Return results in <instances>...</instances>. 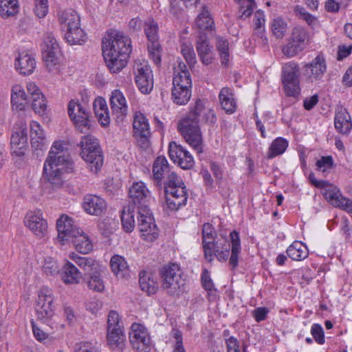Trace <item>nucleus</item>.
<instances>
[{"instance_id": "f257e3e1", "label": "nucleus", "mask_w": 352, "mask_h": 352, "mask_svg": "<svg viewBox=\"0 0 352 352\" xmlns=\"http://www.w3.org/2000/svg\"><path fill=\"white\" fill-rule=\"evenodd\" d=\"M102 54L112 73L119 72L126 65L131 52L130 38L122 32L111 30L102 39Z\"/></svg>"}, {"instance_id": "f03ea898", "label": "nucleus", "mask_w": 352, "mask_h": 352, "mask_svg": "<svg viewBox=\"0 0 352 352\" xmlns=\"http://www.w3.org/2000/svg\"><path fill=\"white\" fill-rule=\"evenodd\" d=\"M73 168L67 148L61 142H54L44 163L43 179L53 188H60L63 184V173L72 172Z\"/></svg>"}, {"instance_id": "7ed1b4c3", "label": "nucleus", "mask_w": 352, "mask_h": 352, "mask_svg": "<svg viewBox=\"0 0 352 352\" xmlns=\"http://www.w3.org/2000/svg\"><path fill=\"white\" fill-rule=\"evenodd\" d=\"M54 301L53 292L48 287H42L38 294L35 307L37 318L48 325L52 330L62 329L64 324H61L60 318L55 314L52 307Z\"/></svg>"}, {"instance_id": "20e7f679", "label": "nucleus", "mask_w": 352, "mask_h": 352, "mask_svg": "<svg viewBox=\"0 0 352 352\" xmlns=\"http://www.w3.org/2000/svg\"><path fill=\"white\" fill-rule=\"evenodd\" d=\"M199 122L200 118L197 117L192 108L177 124V129L182 137L197 153H202V135Z\"/></svg>"}, {"instance_id": "39448f33", "label": "nucleus", "mask_w": 352, "mask_h": 352, "mask_svg": "<svg viewBox=\"0 0 352 352\" xmlns=\"http://www.w3.org/2000/svg\"><path fill=\"white\" fill-rule=\"evenodd\" d=\"M108 346L113 351H122L126 346V336L121 317L114 310L109 311L106 327Z\"/></svg>"}, {"instance_id": "423d86ee", "label": "nucleus", "mask_w": 352, "mask_h": 352, "mask_svg": "<svg viewBox=\"0 0 352 352\" xmlns=\"http://www.w3.org/2000/svg\"><path fill=\"white\" fill-rule=\"evenodd\" d=\"M162 278V289L170 296H179L182 293L185 280L182 277V271L177 263H168L163 266L160 271Z\"/></svg>"}, {"instance_id": "0eeeda50", "label": "nucleus", "mask_w": 352, "mask_h": 352, "mask_svg": "<svg viewBox=\"0 0 352 352\" xmlns=\"http://www.w3.org/2000/svg\"><path fill=\"white\" fill-rule=\"evenodd\" d=\"M79 146L81 157L89 164L91 171L98 173L103 164V156L97 139L91 135H85Z\"/></svg>"}, {"instance_id": "6e6552de", "label": "nucleus", "mask_w": 352, "mask_h": 352, "mask_svg": "<svg viewBox=\"0 0 352 352\" xmlns=\"http://www.w3.org/2000/svg\"><path fill=\"white\" fill-rule=\"evenodd\" d=\"M173 180L164 182V192L166 195V204L171 210H177L186 205L188 194L182 179L177 175Z\"/></svg>"}, {"instance_id": "1a4fd4ad", "label": "nucleus", "mask_w": 352, "mask_h": 352, "mask_svg": "<svg viewBox=\"0 0 352 352\" xmlns=\"http://www.w3.org/2000/svg\"><path fill=\"white\" fill-rule=\"evenodd\" d=\"M281 77L286 94L289 96H298L300 91L298 64L294 61L285 63L282 67Z\"/></svg>"}, {"instance_id": "9d476101", "label": "nucleus", "mask_w": 352, "mask_h": 352, "mask_svg": "<svg viewBox=\"0 0 352 352\" xmlns=\"http://www.w3.org/2000/svg\"><path fill=\"white\" fill-rule=\"evenodd\" d=\"M138 213V227L142 239L148 242H153L159 235V229L148 206H142Z\"/></svg>"}, {"instance_id": "9b49d317", "label": "nucleus", "mask_w": 352, "mask_h": 352, "mask_svg": "<svg viewBox=\"0 0 352 352\" xmlns=\"http://www.w3.org/2000/svg\"><path fill=\"white\" fill-rule=\"evenodd\" d=\"M135 82L141 93L149 94L153 88V72L145 60H135L133 65Z\"/></svg>"}, {"instance_id": "f8f14e48", "label": "nucleus", "mask_w": 352, "mask_h": 352, "mask_svg": "<svg viewBox=\"0 0 352 352\" xmlns=\"http://www.w3.org/2000/svg\"><path fill=\"white\" fill-rule=\"evenodd\" d=\"M68 114L76 129L83 133H88L91 129V122L89 113L86 108L78 102L72 100L68 103Z\"/></svg>"}, {"instance_id": "ddd939ff", "label": "nucleus", "mask_w": 352, "mask_h": 352, "mask_svg": "<svg viewBox=\"0 0 352 352\" xmlns=\"http://www.w3.org/2000/svg\"><path fill=\"white\" fill-rule=\"evenodd\" d=\"M28 152L27 128L25 124L15 127L10 138V154L13 158L23 160Z\"/></svg>"}, {"instance_id": "4468645a", "label": "nucleus", "mask_w": 352, "mask_h": 352, "mask_svg": "<svg viewBox=\"0 0 352 352\" xmlns=\"http://www.w3.org/2000/svg\"><path fill=\"white\" fill-rule=\"evenodd\" d=\"M133 128V135L138 145L144 149L147 148L150 144L151 131L148 120L143 113L140 112L135 113Z\"/></svg>"}, {"instance_id": "2eb2a0df", "label": "nucleus", "mask_w": 352, "mask_h": 352, "mask_svg": "<svg viewBox=\"0 0 352 352\" xmlns=\"http://www.w3.org/2000/svg\"><path fill=\"white\" fill-rule=\"evenodd\" d=\"M129 341L133 348L138 352H148L151 339L147 329L141 324L134 322L131 327Z\"/></svg>"}, {"instance_id": "dca6fc26", "label": "nucleus", "mask_w": 352, "mask_h": 352, "mask_svg": "<svg viewBox=\"0 0 352 352\" xmlns=\"http://www.w3.org/2000/svg\"><path fill=\"white\" fill-rule=\"evenodd\" d=\"M24 224L38 238L45 237L47 233V223L41 210L28 211L24 219Z\"/></svg>"}, {"instance_id": "f3484780", "label": "nucleus", "mask_w": 352, "mask_h": 352, "mask_svg": "<svg viewBox=\"0 0 352 352\" xmlns=\"http://www.w3.org/2000/svg\"><path fill=\"white\" fill-rule=\"evenodd\" d=\"M170 158L183 169H190L194 165V160L190 153L182 145L171 142L168 146Z\"/></svg>"}, {"instance_id": "a211bd4d", "label": "nucleus", "mask_w": 352, "mask_h": 352, "mask_svg": "<svg viewBox=\"0 0 352 352\" xmlns=\"http://www.w3.org/2000/svg\"><path fill=\"white\" fill-rule=\"evenodd\" d=\"M327 72L325 59L322 56H317L310 63L303 67V75L309 82L320 80Z\"/></svg>"}, {"instance_id": "6ab92c4d", "label": "nucleus", "mask_w": 352, "mask_h": 352, "mask_svg": "<svg viewBox=\"0 0 352 352\" xmlns=\"http://www.w3.org/2000/svg\"><path fill=\"white\" fill-rule=\"evenodd\" d=\"M57 239L62 242L69 241L80 230L74 224L72 218L66 214L61 215L56 221Z\"/></svg>"}, {"instance_id": "aec40b11", "label": "nucleus", "mask_w": 352, "mask_h": 352, "mask_svg": "<svg viewBox=\"0 0 352 352\" xmlns=\"http://www.w3.org/2000/svg\"><path fill=\"white\" fill-rule=\"evenodd\" d=\"M153 179L157 182V185L161 186L162 179L173 180L172 177L177 175L171 170L167 160L164 156L157 157L154 161L153 165Z\"/></svg>"}, {"instance_id": "412c9836", "label": "nucleus", "mask_w": 352, "mask_h": 352, "mask_svg": "<svg viewBox=\"0 0 352 352\" xmlns=\"http://www.w3.org/2000/svg\"><path fill=\"white\" fill-rule=\"evenodd\" d=\"M111 116L117 122H122L128 111V107L123 94L118 89L111 92L109 99Z\"/></svg>"}, {"instance_id": "4be33fe9", "label": "nucleus", "mask_w": 352, "mask_h": 352, "mask_svg": "<svg viewBox=\"0 0 352 352\" xmlns=\"http://www.w3.org/2000/svg\"><path fill=\"white\" fill-rule=\"evenodd\" d=\"M129 195L132 204L137 206V210L142 206H147L150 192L142 182H134L129 188Z\"/></svg>"}, {"instance_id": "5701e85b", "label": "nucleus", "mask_w": 352, "mask_h": 352, "mask_svg": "<svg viewBox=\"0 0 352 352\" xmlns=\"http://www.w3.org/2000/svg\"><path fill=\"white\" fill-rule=\"evenodd\" d=\"M15 68L22 75L32 74L36 68L34 57L28 52H22L15 59Z\"/></svg>"}, {"instance_id": "b1692460", "label": "nucleus", "mask_w": 352, "mask_h": 352, "mask_svg": "<svg viewBox=\"0 0 352 352\" xmlns=\"http://www.w3.org/2000/svg\"><path fill=\"white\" fill-rule=\"evenodd\" d=\"M82 206L87 213L98 216L106 210L107 204L102 198L94 195H88L84 197Z\"/></svg>"}, {"instance_id": "393cba45", "label": "nucleus", "mask_w": 352, "mask_h": 352, "mask_svg": "<svg viewBox=\"0 0 352 352\" xmlns=\"http://www.w3.org/2000/svg\"><path fill=\"white\" fill-rule=\"evenodd\" d=\"M219 100L221 109L226 113L232 114L236 111L237 104L232 89L223 87L219 94Z\"/></svg>"}, {"instance_id": "a878e982", "label": "nucleus", "mask_w": 352, "mask_h": 352, "mask_svg": "<svg viewBox=\"0 0 352 352\" xmlns=\"http://www.w3.org/2000/svg\"><path fill=\"white\" fill-rule=\"evenodd\" d=\"M215 235V231L211 224H204L202 228V243L205 258L211 259V254L213 251L214 243H217L214 239Z\"/></svg>"}, {"instance_id": "bb28decb", "label": "nucleus", "mask_w": 352, "mask_h": 352, "mask_svg": "<svg viewBox=\"0 0 352 352\" xmlns=\"http://www.w3.org/2000/svg\"><path fill=\"white\" fill-rule=\"evenodd\" d=\"M326 199L335 207L352 212V200L344 197L338 188L326 193Z\"/></svg>"}, {"instance_id": "cd10ccee", "label": "nucleus", "mask_w": 352, "mask_h": 352, "mask_svg": "<svg viewBox=\"0 0 352 352\" xmlns=\"http://www.w3.org/2000/svg\"><path fill=\"white\" fill-rule=\"evenodd\" d=\"M336 129L341 133L347 134L352 129L351 116L345 109H340L334 119Z\"/></svg>"}, {"instance_id": "c85d7f7f", "label": "nucleus", "mask_w": 352, "mask_h": 352, "mask_svg": "<svg viewBox=\"0 0 352 352\" xmlns=\"http://www.w3.org/2000/svg\"><path fill=\"white\" fill-rule=\"evenodd\" d=\"M75 249L81 254H88L93 249V244L88 236L82 230L78 231L69 241Z\"/></svg>"}, {"instance_id": "c756f323", "label": "nucleus", "mask_w": 352, "mask_h": 352, "mask_svg": "<svg viewBox=\"0 0 352 352\" xmlns=\"http://www.w3.org/2000/svg\"><path fill=\"white\" fill-rule=\"evenodd\" d=\"M58 21L64 32L80 25V17L73 10L61 12L59 14Z\"/></svg>"}, {"instance_id": "7c9ffc66", "label": "nucleus", "mask_w": 352, "mask_h": 352, "mask_svg": "<svg viewBox=\"0 0 352 352\" xmlns=\"http://www.w3.org/2000/svg\"><path fill=\"white\" fill-rule=\"evenodd\" d=\"M193 109L197 117L200 118V122L204 121L211 124L216 122L217 116L214 110L206 107L203 100L199 99L197 100L195 102Z\"/></svg>"}, {"instance_id": "2f4dec72", "label": "nucleus", "mask_w": 352, "mask_h": 352, "mask_svg": "<svg viewBox=\"0 0 352 352\" xmlns=\"http://www.w3.org/2000/svg\"><path fill=\"white\" fill-rule=\"evenodd\" d=\"M196 49L203 64L208 65L212 63L213 58L211 55V47L206 35L201 34L199 36Z\"/></svg>"}, {"instance_id": "473e14b6", "label": "nucleus", "mask_w": 352, "mask_h": 352, "mask_svg": "<svg viewBox=\"0 0 352 352\" xmlns=\"http://www.w3.org/2000/svg\"><path fill=\"white\" fill-rule=\"evenodd\" d=\"M94 109L100 124L107 126L110 123V114L105 100L101 97L96 98L94 102Z\"/></svg>"}, {"instance_id": "72a5a7b5", "label": "nucleus", "mask_w": 352, "mask_h": 352, "mask_svg": "<svg viewBox=\"0 0 352 352\" xmlns=\"http://www.w3.org/2000/svg\"><path fill=\"white\" fill-rule=\"evenodd\" d=\"M112 272L118 278H125L129 275V269L124 258L119 256H113L110 261Z\"/></svg>"}, {"instance_id": "f704fd0d", "label": "nucleus", "mask_w": 352, "mask_h": 352, "mask_svg": "<svg viewBox=\"0 0 352 352\" xmlns=\"http://www.w3.org/2000/svg\"><path fill=\"white\" fill-rule=\"evenodd\" d=\"M69 258L73 260L79 267L89 274L92 272H96V270H99V268L101 267L99 263L92 258L82 257L74 252L69 254Z\"/></svg>"}, {"instance_id": "c9c22d12", "label": "nucleus", "mask_w": 352, "mask_h": 352, "mask_svg": "<svg viewBox=\"0 0 352 352\" xmlns=\"http://www.w3.org/2000/svg\"><path fill=\"white\" fill-rule=\"evenodd\" d=\"M231 240V255L229 258V265L232 270H234L238 266L239 255L241 252V241L239 233L234 230L230 234Z\"/></svg>"}, {"instance_id": "e433bc0d", "label": "nucleus", "mask_w": 352, "mask_h": 352, "mask_svg": "<svg viewBox=\"0 0 352 352\" xmlns=\"http://www.w3.org/2000/svg\"><path fill=\"white\" fill-rule=\"evenodd\" d=\"M62 280L65 284H77L81 277L80 271L69 261H67L63 268Z\"/></svg>"}, {"instance_id": "4c0bfd02", "label": "nucleus", "mask_w": 352, "mask_h": 352, "mask_svg": "<svg viewBox=\"0 0 352 352\" xmlns=\"http://www.w3.org/2000/svg\"><path fill=\"white\" fill-rule=\"evenodd\" d=\"M287 256L294 261H302L308 255V250L306 245L300 241H296L291 244L286 250Z\"/></svg>"}, {"instance_id": "58836bf2", "label": "nucleus", "mask_w": 352, "mask_h": 352, "mask_svg": "<svg viewBox=\"0 0 352 352\" xmlns=\"http://www.w3.org/2000/svg\"><path fill=\"white\" fill-rule=\"evenodd\" d=\"M11 103L16 109L22 111L27 104V96L21 85H15L12 88Z\"/></svg>"}, {"instance_id": "ea45409f", "label": "nucleus", "mask_w": 352, "mask_h": 352, "mask_svg": "<svg viewBox=\"0 0 352 352\" xmlns=\"http://www.w3.org/2000/svg\"><path fill=\"white\" fill-rule=\"evenodd\" d=\"M65 32V39L70 45H82L87 39L86 34L80 25Z\"/></svg>"}, {"instance_id": "a19ab883", "label": "nucleus", "mask_w": 352, "mask_h": 352, "mask_svg": "<svg viewBox=\"0 0 352 352\" xmlns=\"http://www.w3.org/2000/svg\"><path fill=\"white\" fill-rule=\"evenodd\" d=\"M139 283L141 289L148 294H155L158 288L157 282L151 277V274L145 272L140 273Z\"/></svg>"}, {"instance_id": "79ce46f5", "label": "nucleus", "mask_w": 352, "mask_h": 352, "mask_svg": "<svg viewBox=\"0 0 352 352\" xmlns=\"http://www.w3.org/2000/svg\"><path fill=\"white\" fill-rule=\"evenodd\" d=\"M18 12L17 0H0V15L3 19L14 16Z\"/></svg>"}, {"instance_id": "37998d69", "label": "nucleus", "mask_w": 352, "mask_h": 352, "mask_svg": "<svg viewBox=\"0 0 352 352\" xmlns=\"http://www.w3.org/2000/svg\"><path fill=\"white\" fill-rule=\"evenodd\" d=\"M195 24L201 30H212L214 26V21L206 6L202 7L201 12L197 16Z\"/></svg>"}, {"instance_id": "c03bdc74", "label": "nucleus", "mask_w": 352, "mask_h": 352, "mask_svg": "<svg viewBox=\"0 0 352 352\" xmlns=\"http://www.w3.org/2000/svg\"><path fill=\"white\" fill-rule=\"evenodd\" d=\"M289 38L292 39L294 43H296L303 50L305 49L309 41L308 32L302 26L294 28Z\"/></svg>"}, {"instance_id": "a18cd8bd", "label": "nucleus", "mask_w": 352, "mask_h": 352, "mask_svg": "<svg viewBox=\"0 0 352 352\" xmlns=\"http://www.w3.org/2000/svg\"><path fill=\"white\" fill-rule=\"evenodd\" d=\"M191 96L190 87H173L172 98L173 102L177 104L183 105L188 102Z\"/></svg>"}, {"instance_id": "49530a36", "label": "nucleus", "mask_w": 352, "mask_h": 352, "mask_svg": "<svg viewBox=\"0 0 352 352\" xmlns=\"http://www.w3.org/2000/svg\"><path fill=\"white\" fill-rule=\"evenodd\" d=\"M288 146V142L283 138H276L271 144L267 157L269 159L274 158L283 154Z\"/></svg>"}, {"instance_id": "de8ad7c7", "label": "nucleus", "mask_w": 352, "mask_h": 352, "mask_svg": "<svg viewBox=\"0 0 352 352\" xmlns=\"http://www.w3.org/2000/svg\"><path fill=\"white\" fill-rule=\"evenodd\" d=\"M60 52V49L58 50L42 49L43 60L45 63L46 67L50 72L56 69V66L58 63V54Z\"/></svg>"}, {"instance_id": "09e8293b", "label": "nucleus", "mask_w": 352, "mask_h": 352, "mask_svg": "<svg viewBox=\"0 0 352 352\" xmlns=\"http://www.w3.org/2000/svg\"><path fill=\"white\" fill-rule=\"evenodd\" d=\"M101 270H96V272L90 273L89 278L87 281L89 289L97 292H102L104 289V283L100 276Z\"/></svg>"}, {"instance_id": "8fccbe9b", "label": "nucleus", "mask_w": 352, "mask_h": 352, "mask_svg": "<svg viewBox=\"0 0 352 352\" xmlns=\"http://www.w3.org/2000/svg\"><path fill=\"white\" fill-rule=\"evenodd\" d=\"M214 246L213 251L211 254V259H209L208 258H206V259L210 262L214 259V256H215L219 261L226 262L228 259L230 254V244H226L225 242V244L222 245L221 247H219L218 241H217Z\"/></svg>"}, {"instance_id": "3c124183", "label": "nucleus", "mask_w": 352, "mask_h": 352, "mask_svg": "<svg viewBox=\"0 0 352 352\" xmlns=\"http://www.w3.org/2000/svg\"><path fill=\"white\" fill-rule=\"evenodd\" d=\"M181 53L190 67H192L197 63L196 55L193 46L190 43H183L181 45Z\"/></svg>"}, {"instance_id": "603ef678", "label": "nucleus", "mask_w": 352, "mask_h": 352, "mask_svg": "<svg viewBox=\"0 0 352 352\" xmlns=\"http://www.w3.org/2000/svg\"><path fill=\"white\" fill-rule=\"evenodd\" d=\"M287 23L282 18L274 19L272 23V31L277 38H282L287 31Z\"/></svg>"}, {"instance_id": "864d4df0", "label": "nucleus", "mask_w": 352, "mask_h": 352, "mask_svg": "<svg viewBox=\"0 0 352 352\" xmlns=\"http://www.w3.org/2000/svg\"><path fill=\"white\" fill-rule=\"evenodd\" d=\"M144 31L149 43H158V25L153 20L145 23Z\"/></svg>"}, {"instance_id": "5fc2aeb1", "label": "nucleus", "mask_w": 352, "mask_h": 352, "mask_svg": "<svg viewBox=\"0 0 352 352\" xmlns=\"http://www.w3.org/2000/svg\"><path fill=\"white\" fill-rule=\"evenodd\" d=\"M216 45L219 52L222 64L226 65L229 60L230 56L229 45L228 41L221 37H217Z\"/></svg>"}, {"instance_id": "6e6d98bb", "label": "nucleus", "mask_w": 352, "mask_h": 352, "mask_svg": "<svg viewBox=\"0 0 352 352\" xmlns=\"http://www.w3.org/2000/svg\"><path fill=\"white\" fill-rule=\"evenodd\" d=\"M32 107L36 113L44 115L47 111V101L43 94H38L32 99Z\"/></svg>"}, {"instance_id": "4d7b16f0", "label": "nucleus", "mask_w": 352, "mask_h": 352, "mask_svg": "<svg viewBox=\"0 0 352 352\" xmlns=\"http://www.w3.org/2000/svg\"><path fill=\"white\" fill-rule=\"evenodd\" d=\"M191 78L189 72L182 71V73L174 74L173 78V87H191Z\"/></svg>"}, {"instance_id": "13d9d810", "label": "nucleus", "mask_w": 352, "mask_h": 352, "mask_svg": "<svg viewBox=\"0 0 352 352\" xmlns=\"http://www.w3.org/2000/svg\"><path fill=\"white\" fill-rule=\"evenodd\" d=\"M302 50H304L296 43H294L290 38H289L287 43L282 47V52L287 58L294 57Z\"/></svg>"}, {"instance_id": "bf43d9fd", "label": "nucleus", "mask_w": 352, "mask_h": 352, "mask_svg": "<svg viewBox=\"0 0 352 352\" xmlns=\"http://www.w3.org/2000/svg\"><path fill=\"white\" fill-rule=\"evenodd\" d=\"M240 4L239 12L241 13L240 18L245 19L252 14L256 3L254 0H239Z\"/></svg>"}, {"instance_id": "052dcab7", "label": "nucleus", "mask_w": 352, "mask_h": 352, "mask_svg": "<svg viewBox=\"0 0 352 352\" xmlns=\"http://www.w3.org/2000/svg\"><path fill=\"white\" fill-rule=\"evenodd\" d=\"M309 179L310 183L312 185L324 190L323 195L325 198H326V193L333 191V190L334 191V188H337L336 186L329 184L327 181L317 180V179L315 177L314 174L312 173L309 174Z\"/></svg>"}, {"instance_id": "680f3d73", "label": "nucleus", "mask_w": 352, "mask_h": 352, "mask_svg": "<svg viewBox=\"0 0 352 352\" xmlns=\"http://www.w3.org/2000/svg\"><path fill=\"white\" fill-rule=\"evenodd\" d=\"M122 225L124 230L127 232L133 231L135 226L134 214L129 210L126 212L124 210L121 216Z\"/></svg>"}, {"instance_id": "e2e57ef3", "label": "nucleus", "mask_w": 352, "mask_h": 352, "mask_svg": "<svg viewBox=\"0 0 352 352\" xmlns=\"http://www.w3.org/2000/svg\"><path fill=\"white\" fill-rule=\"evenodd\" d=\"M33 11L37 17H45L48 13V0H34Z\"/></svg>"}, {"instance_id": "0e129e2a", "label": "nucleus", "mask_w": 352, "mask_h": 352, "mask_svg": "<svg viewBox=\"0 0 352 352\" xmlns=\"http://www.w3.org/2000/svg\"><path fill=\"white\" fill-rule=\"evenodd\" d=\"M43 270L47 275H54L59 272V265L54 258L47 257L45 259Z\"/></svg>"}, {"instance_id": "69168bd1", "label": "nucleus", "mask_w": 352, "mask_h": 352, "mask_svg": "<svg viewBox=\"0 0 352 352\" xmlns=\"http://www.w3.org/2000/svg\"><path fill=\"white\" fill-rule=\"evenodd\" d=\"M148 51L150 58L155 65H159L161 62V47L159 43L148 44Z\"/></svg>"}, {"instance_id": "338daca9", "label": "nucleus", "mask_w": 352, "mask_h": 352, "mask_svg": "<svg viewBox=\"0 0 352 352\" xmlns=\"http://www.w3.org/2000/svg\"><path fill=\"white\" fill-rule=\"evenodd\" d=\"M198 0H170V7L173 13L182 10L184 8H188L195 5Z\"/></svg>"}, {"instance_id": "774afa93", "label": "nucleus", "mask_w": 352, "mask_h": 352, "mask_svg": "<svg viewBox=\"0 0 352 352\" xmlns=\"http://www.w3.org/2000/svg\"><path fill=\"white\" fill-rule=\"evenodd\" d=\"M74 352H101L100 348L90 342H82L75 345Z\"/></svg>"}]
</instances>
